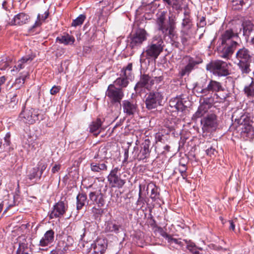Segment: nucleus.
I'll return each mask as SVG.
<instances>
[{
	"mask_svg": "<svg viewBox=\"0 0 254 254\" xmlns=\"http://www.w3.org/2000/svg\"><path fill=\"white\" fill-rule=\"evenodd\" d=\"M207 80L205 79H201L197 82L193 87V91L198 94H202L203 96H207L209 94L213 95V97H216L215 102L221 103L225 101L227 97H228V94L223 95L220 97L218 94L219 91H223L224 88L222 83L217 81L211 79L207 83Z\"/></svg>",
	"mask_w": 254,
	"mask_h": 254,
	"instance_id": "f257e3e1",
	"label": "nucleus"
},
{
	"mask_svg": "<svg viewBox=\"0 0 254 254\" xmlns=\"http://www.w3.org/2000/svg\"><path fill=\"white\" fill-rule=\"evenodd\" d=\"M232 119L235 120V124L241 130V134L246 139L254 138V122L251 120L249 114L243 113L241 110L235 112L232 115Z\"/></svg>",
	"mask_w": 254,
	"mask_h": 254,
	"instance_id": "f03ea898",
	"label": "nucleus"
},
{
	"mask_svg": "<svg viewBox=\"0 0 254 254\" xmlns=\"http://www.w3.org/2000/svg\"><path fill=\"white\" fill-rule=\"evenodd\" d=\"M238 38V34L235 33L232 29L224 31L221 35L219 41L221 43L219 50L221 57L229 59L238 45L235 39Z\"/></svg>",
	"mask_w": 254,
	"mask_h": 254,
	"instance_id": "7ed1b4c3",
	"label": "nucleus"
},
{
	"mask_svg": "<svg viewBox=\"0 0 254 254\" xmlns=\"http://www.w3.org/2000/svg\"><path fill=\"white\" fill-rule=\"evenodd\" d=\"M125 0H102L99 2V8L97 10L94 18L99 24L100 21L102 23L107 21V18L110 15L111 10L114 6L118 8L123 4Z\"/></svg>",
	"mask_w": 254,
	"mask_h": 254,
	"instance_id": "20e7f679",
	"label": "nucleus"
},
{
	"mask_svg": "<svg viewBox=\"0 0 254 254\" xmlns=\"http://www.w3.org/2000/svg\"><path fill=\"white\" fill-rule=\"evenodd\" d=\"M252 59L251 52L246 48L240 49L236 52L234 63L237 65L242 74H247L250 72Z\"/></svg>",
	"mask_w": 254,
	"mask_h": 254,
	"instance_id": "39448f33",
	"label": "nucleus"
},
{
	"mask_svg": "<svg viewBox=\"0 0 254 254\" xmlns=\"http://www.w3.org/2000/svg\"><path fill=\"white\" fill-rule=\"evenodd\" d=\"M163 49V41L161 36L156 35L146 47L141 55V57L145 56L146 59L158 58Z\"/></svg>",
	"mask_w": 254,
	"mask_h": 254,
	"instance_id": "423d86ee",
	"label": "nucleus"
},
{
	"mask_svg": "<svg viewBox=\"0 0 254 254\" xmlns=\"http://www.w3.org/2000/svg\"><path fill=\"white\" fill-rule=\"evenodd\" d=\"M156 22L158 30L162 33L164 37L169 36L170 38L175 35V25L173 20H166L165 14L161 13L157 17Z\"/></svg>",
	"mask_w": 254,
	"mask_h": 254,
	"instance_id": "0eeeda50",
	"label": "nucleus"
},
{
	"mask_svg": "<svg viewBox=\"0 0 254 254\" xmlns=\"http://www.w3.org/2000/svg\"><path fill=\"white\" fill-rule=\"evenodd\" d=\"M206 68L218 76H225L230 73L227 63L222 61L211 62L207 65Z\"/></svg>",
	"mask_w": 254,
	"mask_h": 254,
	"instance_id": "6e6552de",
	"label": "nucleus"
},
{
	"mask_svg": "<svg viewBox=\"0 0 254 254\" xmlns=\"http://www.w3.org/2000/svg\"><path fill=\"white\" fill-rule=\"evenodd\" d=\"M148 34L146 31L142 28H137L134 32H133L130 35L129 46L132 49L137 48L140 47L143 43L147 40Z\"/></svg>",
	"mask_w": 254,
	"mask_h": 254,
	"instance_id": "1a4fd4ad",
	"label": "nucleus"
},
{
	"mask_svg": "<svg viewBox=\"0 0 254 254\" xmlns=\"http://www.w3.org/2000/svg\"><path fill=\"white\" fill-rule=\"evenodd\" d=\"M121 170V167L120 166L113 168L107 177L108 181L112 187L121 188L126 183V180L121 178L120 172Z\"/></svg>",
	"mask_w": 254,
	"mask_h": 254,
	"instance_id": "9d476101",
	"label": "nucleus"
},
{
	"mask_svg": "<svg viewBox=\"0 0 254 254\" xmlns=\"http://www.w3.org/2000/svg\"><path fill=\"white\" fill-rule=\"evenodd\" d=\"M132 67L131 63L128 64L127 66L124 67L121 70L120 77L117 78L113 84L119 86L120 88L126 87L129 83L128 79L131 76Z\"/></svg>",
	"mask_w": 254,
	"mask_h": 254,
	"instance_id": "9b49d317",
	"label": "nucleus"
},
{
	"mask_svg": "<svg viewBox=\"0 0 254 254\" xmlns=\"http://www.w3.org/2000/svg\"><path fill=\"white\" fill-rule=\"evenodd\" d=\"M163 99L162 94L158 91L151 92L147 95L145 103L148 110H152L161 105Z\"/></svg>",
	"mask_w": 254,
	"mask_h": 254,
	"instance_id": "f8f14e48",
	"label": "nucleus"
},
{
	"mask_svg": "<svg viewBox=\"0 0 254 254\" xmlns=\"http://www.w3.org/2000/svg\"><path fill=\"white\" fill-rule=\"evenodd\" d=\"M201 124L203 132H210L215 130L218 125L216 115L214 114L208 115L201 119Z\"/></svg>",
	"mask_w": 254,
	"mask_h": 254,
	"instance_id": "ddd939ff",
	"label": "nucleus"
},
{
	"mask_svg": "<svg viewBox=\"0 0 254 254\" xmlns=\"http://www.w3.org/2000/svg\"><path fill=\"white\" fill-rule=\"evenodd\" d=\"M106 96L108 97L113 104L120 103L124 96L122 88H117L114 84H110L106 91Z\"/></svg>",
	"mask_w": 254,
	"mask_h": 254,
	"instance_id": "4468645a",
	"label": "nucleus"
},
{
	"mask_svg": "<svg viewBox=\"0 0 254 254\" xmlns=\"http://www.w3.org/2000/svg\"><path fill=\"white\" fill-rule=\"evenodd\" d=\"M38 112L36 109L25 107L21 112L20 116L25 123L33 124L38 120Z\"/></svg>",
	"mask_w": 254,
	"mask_h": 254,
	"instance_id": "2eb2a0df",
	"label": "nucleus"
},
{
	"mask_svg": "<svg viewBox=\"0 0 254 254\" xmlns=\"http://www.w3.org/2000/svg\"><path fill=\"white\" fill-rule=\"evenodd\" d=\"M67 207V204L64 201L58 202L54 205L52 210L49 213L50 218L52 219L61 217L66 211Z\"/></svg>",
	"mask_w": 254,
	"mask_h": 254,
	"instance_id": "dca6fc26",
	"label": "nucleus"
},
{
	"mask_svg": "<svg viewBox=\"0 0 254 254\" xmlns=\"http://www.w3.org/2000/svg\"><path fill=\"white\" fill-rule=\"evenodd\" d=\"M154 84V80L148 74H144L141 75L140 80L136 83L134 87V90H138V88L144 87L150 90L152 86Z\"/></svg>",
	"mask_w": 254,
	"mask_h": 254,
	"instance_id": "f3484780",
	"label": "nucleus"
},
{
	"mask_svg": "<svg viewBox=\"0 0 254 254\" xmlns=\"http://www.w3.org/2000/svg\"><path fill=\"white\" fill-rule=\"evenodd\" d=\"M30 20V16L25 12H20L14 16L9 24L11 25L21 26L28 23Z\"/></svg>",
	"mask_w": 254,
	"mask_h": 254,
	"instance_id": "a211bd4d",
	"label": "nucleus"
},
{
	"mask_svg": "<svg viewBox=\"0 0 254 254\" xmlns=\"http://www.w3.org/2000/svg\"><path fill=\"white\" fill-rule=\"evenodd\" d=\"M55 240V232L50 229L46 232L43 237L39 241V246L46 247L52 245Z\"/></svg>",
	"mask_w": 254,
	"mask_h": 254,
	"instance_id": "6ab92c4d",
	"label": "nucleus"
},
{
	"mask_svg": "<svg viewBox=\"0 0 254 254\" xmlns=\"http://www.w3.org/2000/svg\"><path fill=\"white\" fill-rule=\"evenodd\" d=\"M35 56L32 54L23 57L18 60L16 64L14 66L11 71L18 72L23 69L28 64H30L35 58Z\"/></svg>",
	"mask_w": 254,
	"mask_h": 254,
	"instance_id": "aec40b11",
	"label": "nucleus"
},
{
	"mask_svg": "<svg viewBox=\"0 0 254 254\" xmlns=\"http://www.w3.org/2000/svg\"><path fill=\"white\" fill-rule=\"evenodd\" d=\"M123 112L127 116L133 115L137 111V105L133 101L124 100L122 103Z\"/></svg>",
	"mask_w": 254,
	"mask_h": 254,
	"instance_id": "412c9836",
	"label": "nucleus"
},
{
	"mask_svg": "<svg viewBox=\"0 0 254 254\" xmlns=\"http://www.w3.org/2000/svg\"><path fill=\"white\" fill-rule=\"evenodd\" d=\"M187 64L180 72L181 76L189 74L194 68L195 66L202 62L201 60H196L193 58L189 57Z\"/></svg>",
	"mask_w": 254,
	"mask_h": 254,
	"instance_id": "4be33fe9",
	"label": "nucleus"
},
{
	"mask_svg": "<svg viewBox=\"0 0 254 254\" xmlns=\"http://www.w3.org/2000/svg\"><path fill=\"white\" fill-rule=\"evenodd\" d=\"M182 33L181 42L184 46H192L195 44V37L192 32L189 30L187 31L183 30Z\"/></svg>",
	"mask_w": 254,
	"mask_h": 254,
	"instance_id": "5701e85b",
	"label": "nucleus"
},
{
	"mask_svg": "<svg viewBox=\"0 0 254 254\" xmlns=\"http://www.w3.org/2000/svg\"><path fill=\"white\" fill-rule=\"evenodd\" d=\"M107 248V242L104 239H98L91 245V249H93L94 253L97 254H104Z\"/></svg>",
	"mask_w": 254,
	"mask_h": 254,
	"instance_id": "b1692460",
	"label": "nucleus"
},
{
	"mask_svg": "<svg viewBox=\"0 0 254 254\" xmlns=\"http://www.w3.org/2000/svg\"><path fill=\"white\" fill-rule=\"evenodd\" d=\"M89 197L93 204H97L99 207L103 206L105 204L103 195L100 192L96 191L91 192L89 194Z\"/></svg>",
	"mask_w": 254,
	"mask_h": 254,
	"instance_id": "393cba45",
	"label": "nucleus"
},
{
	"mask_svg": "<svg viewBox=\"0 0 254 254\" xmlns=\"http://www.w3.org/2000/svg\"><path fill=\"white\" fill-rule=\"evenodd\" d=\"M103 122L99 118L92 121L89 126V132L97 136L103 129L102 125Z\"/></svg>",
	"mask_w": 254,
	"mask_h": 254,
	"instance_id": "a878e982",
	"label": "nucleus"
},
{
	"mask_svg": "<svg viewBox=\"0 0 254 254\" xmlns=\"http://www.w3.org/2000/svg\"><path fill=\"white\" fill-rule=\"evenodd\" d=\"M107 162H92L90 164V169L94 173L101 174L108 169Z\"/></svg>",
	"mask_w": 254,
	"mask_h": 254,
	"instance_id": "bb28decb",
	"label": "nucleus"
},
{
	"mask_svg": "<svg viewBox=\"0 0 254 254\" xmlns=\"http://www.w3.org/2000/svg\"><path fill=\"white\" fill-rule=\"evenodd\" d=\"M241 26L243 27V32L244 36L249 37L251 35H254V37L251 39V42L254 45V25L251 22H248L246 24H243Z\"/></svg>",
	"mask_w": 254,
	"mask_h": 254,
	"instance_id": "cd10ccee",
	"label": "nucleus"
},
{
	"mask_svg": "<svg viewBox=\"0 0 254 254\" xmlns=\"http://www.w3.org/2000/svg\"><path fill=\"white\" fill-rule=\"evenodd\" d=\"M213 102H215V100L211 97L204 98L198 108L206 114L211 107Z\"/></svg>",
	"mask_w": 254,
	"mask_h": 254,
	"instance_id": "c85d7f7f",
	"label": "nucleus"
},
{
	"mask_svg": "<svg viewBox=\"0 0 254 254\" xmlns=\"http://www.w3.org/2000/svg\"><path fill=\"white\" fill-rule=\"evenodd\" d=\"M251 82L250 84L244 87L243 91L245 94L249 98L254 97V79L253 77H249Z\"/></svg>",
	"mask_w": 254,
	"mask_h": 254,
	"instance_id": "c756f323",
	"label": "nucleus"
},
{
	"mask_svg": "<svg viewBox=\"0 0 254 254\" xmlns=\"http://www.w3.org/2000/svg\"><path fill=\"white\" fill-rule=\"evenodd\" d=\"M88 203L87 195L84 193H79L76 196V209L79 210L85 205Z\"/></svg>",
	"mask_w": 254,
	"mask_h": 254,
	"instance_id": "7c9ffc66",
	"label": "nucleus"
},
{
	"mask_svg": "<svg viewBox=\"0 0 254 254\" xmlns=\"http://www.w3.org/2000/svg\"><path fill=\"white\" fill-rule=\"evenodd\" d=\"M57 41H59L61 44L67 45L73 44L75 41V39L73 36L66 34L62 36L58 37L57 38Z\"/></svg>",
	"mask_w": 254,
	"mask_h": 254,
	"instance_id": "2f4dec72",
	"label": "nucleus"
},
{
	"mask_svg": "<svg viewBox=\"0 0 254 254\" xmlns=\"http://www.w3.org/2000/svg\"><path fill=\"white\" fill-rule=\"evenodd\" d=\"M49 13L48 11H46L43 14H38L37 19L34 25L31 27L30 30L35 28L40 27L43 22L48 18Z\"/></svg>",
	"mask_w": 254,
	"mask_h": 254,
	"instance_id": "473e14b6",
	"label": "nucleus"
},
{
	"mask_svg": "<svg viewBox=\"0 0 254 254\" xmlns=\"http://www.w3.org/2000/svg\"><path fill=\"white\" fill-rule=\"evenodd\" d=\"M182 25L183 27V30H189L191 26V21L190 19L189 12L188 11H186L184 12V18L183 20Z\"/></svg>",
	"mask_w": 254,
	"mask_h": 254,
	"instance_id": "72a5a7b5",
	"label": "nucleus"
},
{
	"mask_svg": "<svg viewBox=\"0 0 254 254\" xmlns=\"http://www.w3.org/2000/svg\"><path fill=\"white\" fill-rule=\"evenodd\" d=\"M30 249L27 245L24 243L19 244L17 251V254H30Z\"/></svg>",
	"mask_w": 254,
	"mask_h": 254,
	"instance_id": "f704fd0d",
	"label": "nucleus"
},
{
	"mask_svg": "<svg viewBox=\"0 0 254 254\" xmlns=\"http://www.w3.org/2000/svg\"><path fill=\"white\" fill-rule=\"evenodd\" d=\"M120 226L113 223H108L106 227V231L107 232H115L118 233L119 232Z\"/></svg>",
	"mask_w": 254,
	"mask_h": 254,
	"instance_id": "c9c22d12",
	"label": "nucleus"
},
{
	"mask_svg": "<svg viewBox=\"0 0 254 254\" xmlns=\"http://www.w3.org/2000/svg\"><path fill=\"white\" fill-rule=\"evenodd\" d=\"M28 178L30 180H32L35 178H38L39 180L41 179L40 174L38 168L36 167L33 168L30 171L28 175Z\"/></svg>",
	"mask_w": 254,
	"mask_h": 254,
	"instance_id": "e433bc0d",
	"label": "nucleus"
},
{
	"mask_svg": "<svg viewBox=\"0 0 254 254\" xmlns=\"http://www.w3.org/2000/svg\"><path fill=\"white\" fill-rule=\"evenodd\" d=\"M183 0H163L164 2L167 3L169 5H172L173 7L178 9L181 6V3Z\"/></svg>",
	"mask_w": 254,
	"mask_h": 254,
	"instance_id": "4c0bfd02",
	"label": "nucleus"
},
{
	"mask_svg": "<svg viewBox=\"0 0 254 254\" xmlns=\"http://www.w3.org/2000/svg\"><path fill=\"white\" fill-rule=\"evenodd\" d=\"M86 18V16L84 14L79 15L75 19L73 20L71 26L77 27L81 25Z\"/></svg>",
	"mask_w": 254,
	"mask_h": 254,
	"instance_id": "58836bf2",
	"label": "nucleus"
},
{
	"mask_svg": "<svg viewBox=\"0 0 254 254\" xmlns=\"http://www.w3.org/2000/svg\"><path fill=\"white\" fill-rule=\"evenodd\" d=\"M37 167L39 171V174L41 177L44 171L46 170L47 168V163L45 161L41 160L38 163Z\"/></svg>",
	"mask_w": 254,
	"mask_h": 254,
	"instance_id": "ea45409f",
	"label": "nucleus"
},
{
	"mask_svg": "<svg viewBox=\"0 0 254 254\" xmlns=\"http://www.w3.org/2000/svg\"><path fill=\"white\" fill-rule=\"evenodd\" d=\"M150 150H146L141 149L137 156L138 160H142L147 158L150 155Z\"/></svg>",
	"mask_w": 254,
	"mask_h": 254,
	"instance_id": "a19ab883",
	"label": "nucleus"
},
{
	"mask_svg": "<svg viewBox=\"0 0 254 254\" xmlns=\"http://www.w3.org/2000/svg\"><path fill=\"white\" fill-rule=\"evenodd\" d=\"M159 192L158 188L155 185L153 186V188L151 189V192L150 194V198L153 201H156L159 198Z\"/></svg>",
	"mask_w": 254,
	"mask_h": 254,
	"instance_id": "79ce46f5",
	"label": "nucleus"
},
{
	"mask_svg": "<svg viewBox=\"0 0 254 254\" xmlns=\"http://www.w3.org/2000/svg\"><path fill=\"white\" fill-rule=\"evenodd\" d=\"M65 243L64 248H66L67 250H68L69 247L73 246L74 243V240L73 238L70 236H68L66 237V241H64Z\"/></svg>",
	"mask_w": 254,
	"mask_h": 254,
	"instance_id": "37998d69",
	"label": "nucleus"
},
{
	"mask_svg": "<svg viewBox=\"0 0 254 254\" xmlns=\"http://www.w3.org/2000/svg\"><path fill=\"white\" fill-rule=\"evenodd\" d=\"M205 114L201 110H200L199 108H198L196 112L193 115L192 117V120L193 121H196L197 119L202 117Z\"/></svg>",
	"mask_w": 254,
	"mask_h": 254,
	"instance_id": "c03bdc74",
	"label": "nucleus"
},
{
	"mask_svg": "<svg viewBox=\"0 0 254 254\" xmlns=\"http://www.w3.org/2000/svg\"><path fill=\"white\" fill-rule=\"evenodd\" d=\"M187 170L186 165L184 164H180V168H179V172L181 174L182 177L184 179H186L187 177L186 171Z\"/></svg>",
	"mask_w": 254,
	"mask_h": 254,
	"instance_id": "a18cd8bd",
	"label": "nucleus"
},
{
	"mask_svg": "<svg viewBox=\"0 0 254 254\" xmlns=\"http://www.w3.org/2000/svg\"><path fill=\"white\" fill-rule=\"evenodd\" d=\"M9 66V62L6 59H2L0 61V69L5 70Z\"/></svg>",
	"mask_w": 254,
	"mask_h": 254,
	"instance_id": "49530a36",
	"label": "nucleus"
},
{
	"mask_svg": "<svg viewBox=\"0 0 254 254\" xmlns=\"http://www.w3.org/2000/svg\"><path fill=\"white\" fill-rule=\"evenodd\" d=\"M93 212L96 217H100L104 213V210L102 208H96L94 207L93 208Z\"/></svg>",
	"mask_w": 254,
	"mask_h": 254,
	"instance_id": "de8ad7c7",
	"label": "nucleus"
},
{
	"mask_svg": "<svg viewBox=\"0 0 254 254\" xmlns=\"http://www.w3.org/2000/svg\"><path fill=\"white\" fill-rule=\"evenodd\" d=\"M197 248L195 245L192 242H189L187 244V249L191 253H192L193 251H195Z\"/></svg>",
	"mask_w": 254,
	"mask_h": 254,
	"instance_id": "09e8293b",
	"label": "nucleus"
},
{
	"mask_svg": "<svg viewBox=\"0 0 254 254\" xmlns=\"http://www.w3.org/2000/svg\"><path fill=\"white\" fill-rule=\"evenodd\" d=\"M67 251L66 248L64 247L62 250L57 248L55 250L53 251V254H64Z\"/></svg>",
	"mask_w": 254,
	"mask_h": 254,
	"instance_id": "8fccbe9b",
	"label": "nucleus"
},
{
	"mask_svg": "<svg viewBox=\"0 0 254 254\" xmlns=\"http://www.w3.org/2000/svg\"><path fill=\"white\" fill-rule=\"evenodd\" d=\"M143 147L142 149L146 150H150L149 146L150 145V141L148 139H146L144 140L142 143Z\"/></svg>",
	"mask_w": 254,
	"mask_h": 254,
	"instance_id": "3c124183",
	"label": "nucleus"
},
{
	"mask_svg": "<svg viewBox=\"0 0 254 254\" xmlns=\"http://www.w3.org/2000/svg\"><path fill=\"white\" fill-rule=\"evenodd\" d=\"M138 198L136 202L137 204H144V198L141 196V188L140 187L139 194H138Z\"/></svg>",
	"mask_w": 254,
	"mask_h": 254,
	"instance_id": "603ef678",
	"label": "nucleus"
},
{
	"mask_svg": "<svg viewBox=\"0 0 254 254\" xmlns=\"http://www.w3.org/2000/svg\"><path fill=\"white\" fill-rule=\"evenodd\" d=\"M216 150L212 147H210L206 150V154L210 157H212L215 155Z\"/></svg>",
	"mask_w": 254,
	"mask_h": 254,
	"instance_id": "864d4df0",
	"label": "nucleus"
},
{
	"mask_svg": "<svg viewBox=\"0 0 254 254\" xmlns=\"http://www.w3.org/2000/svg\"><path fill=\"white\" fill-rule=\"evenodd\" d=\"M60 86H54L50 90V93L52 95H55L60 91Z\"/></svg>",
	"mask_w": 254,
	"mask_h": 254,
	"instance_id": "5fc2aeb1",
	"label": "nucleus"
},
{
	"mask_svg": "<svg viewBox=\"0 0 254 254\" xmlns=\"http://www.w3.org/2000/svg\"><path fill=\"white\" fill-rule=\"evenodd\" d=\"M10 132H7L4 137V144H6L7 146L9 145L10 143Z\"/></svg>",
	"mask_w": 254,
	"mask_h": 254,
	"instance_id": "6e6d98bb",
	"label": "nucleus"
},
{
	"mask_svg": "<svg viewBox=\"0 0 254 254\" xmlns=\"http://www.w3.org/2000/svg\"><path fill=\"white\" fill-rule=\"evenodd\" d=\"M232 1L233 5L235 6H242L244 3V0H231Z\"/></svg>",
	"mask_w": 254,
	"mask_h": 254,
	"instance_id": "4d7b16f0",
	"label": "nucleus"
},
{
	"mask_svg": "<svg viewBox=\"0 0 254 254\" xmlns=\"http://www.w3.org/2000/svg\"><path fill=\"white\" fill-rule=\"evenodd\" d=\"M155 139L156 142H163L164 139L163 138V135L160 133H157L156 134Z\"/></svg>",
	"mask_w": 254,
	"mask_h": 254,
	"instance_id": "13d9d810",
	"label": "nucleus"
},
{
	"mask_svg": "<svg viewBox=\"0 0 254 254\" xmlns=\"http://www.w3.org/2000/svg\"><path fill=\"white\" fill-rule=\"evenodd\" d=\"M168 242L170 243H175L177 244H180L181 243L180 241H179V240H178L177 239L173 238L172 236H171V237L170 238H169Z\"/></svg>",
	"mask_w": 254,
	"mask_h": 254,
	"instance_id": "bf43d9fd",
	"label": "nucleus"
},
{
	"mask_svg": "<svg viewBox=\"0 0 254 254\" xmlns=\"http://www.w3.org/2000/svg\"><path fill=\"white\" fill-rule=\"evenodd\" d=\"M60 168H61V166L60 165H55L52 169V172L54 174V173H56L57 172H58L60 170Z\"/></svg>",
	"mask_w": 254,
	"mask_h": 254,
	"instance_id": "052dcab7",
	"label": "nucleus"
},
{
	"mask_svg": "<svg viewBox=\"0 0 254 254\" xmlns=\"http://www.w3.org/2000/svg\"><path fill=\"white\" fill-rule=\"evenodd\" d=\"M206 25V22H205V18L202 17L199 23H197V26H199V27H204L205 25Z\"/></svg>",
	"mask_w": 254,
	"mask_h": 254,
	"instance_id": "680f3d73",
	"label": "nucleus"
},
{
	"mask_svg": "<svg viewBox=\"0 0 254 254\" xmlns=\"http://www.w3.org/2000/svg\"><path fill=\"white\" fill-rule=\"evenodd\" d=\"M161 235L164 238H166L168 241H169V238L171 237V235H168L166 232L163 231L162 229L161 230Z\"/></svg>",
	"mask_w": 254,
	"mask_h": 254,
	"instance_id": "e2e57ef3",
	"label": "nucleus"
},
{
	"mask_svg": "<svg viewBox=\"0 0 254 254\" xmlns=\"http://www.w3.org/2000/svg\"><path fill=\"white\" fill-rule=\"evenodd\" d=\"M6 79V77L4 76L0 77V92L1 90V86L5 82Z\"/></svg>",
	"mask_w": 254,
	"mask_h": 254,
	"instance_id": "0e129e2a",
	"label": "nucleus"
},
{
	"mask_svg": "<svg viewBox=\"0 0 254 254\" xmlns=\"http://www.w3.org/2000/svg\"><path fill=\"white\" fill-rule=\"evenodd\" d=\"M153 79L154 80V82L159 83L163 80V77L162 76H155L154 77Z\"/></svg>",
	"mask_w": 254,
	"mask_h": 254,
	"instance_id": "69168bd1",
	"label": "nucleus"
},
{
	"mask_svg": "<svg viewBox=\"0 0 254 254\" xmlns=\"http://www.w3.org/2000/svg\"><path fill=\"white\" fill-rule=\"evenodd\" d=\"M230 227L229 229L230 230H232L234 231L235 230V224H234L233 222L232 221H230Z\"/></svg>",
	"mask_w": 254,
	"mask_h": 254,
	"instance_id": "338daca9",
	"label": "nucleus"
},
{
	"mask_svg": "<svg viewBox=\"0 0 254 254\" xmlns=\"http://www.w3.org/2000/svg\"><path fill=\"white\" fill-rule=\"evenodd\" d=\"M21 79H22V83H24V80H25V78L24 77H22V78H19L16 79V82H20Z\"/></svg>",
	"mask_w": 254,
	"mask_h": 254,
	"instance_id": "774afa93",
	"label": "nucleus"
}]
</instances>
